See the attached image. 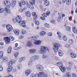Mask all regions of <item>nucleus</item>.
<instances>
[{
  "label": "nucleus",
  "instance_id": "f257e3e1",
  "mask_svg": "<svg viewBox=\"0 0 77 77\" xmlns=\"http://www.w3.org/2000/svg\"><path fill=\"white\" fill-rule=\"evenodd\" d=\"M48 50V48L45 46H41L40 48V50L38 51V53L40 54H45L47 51Z\"/></svg>",
  "mask_w": 77,
  "mask_h": 77
},
{
  "label": "nucleus",
  "instance_id": "f03ea898",
  "mask_svg": "<svg viewBox=\"0 0 77 77\" xmlns=\"http://www.w3.org/2000/svg\"><path fill=\"white\" fill-rule=\"evenodd\" d=\"M4 40H5L6 43L7 44H9L10 42V40L11 41H14V37L13 36H10L9 37H5L4 38Z\"/></svg>",
  "mask_w": 77,
  "mask_h": 77
},
{
  "label": "nucleus",
  "instance_id": "7ed1b4c3",
  "mask_svg": "<svg viewBox=\"0 0 77 77\" xmlns=\"http://www.w3.org/2000/svg\"><path fill=\"white\" fill-rule=\"evenodd\" d=\"M31 40H33L35 42H34L33 43L34 44H36V45H40L41 44L42 42L40 40H36V37L35 36H32L31 38Z\"/></svg>",
  "mask_w": 77,
  "mask_h": 77
},
{
  "label": "nucleus",
  "instance_id": "20e7f679",
  "mask_svg": "<svg viewBox=\"0 0 77 77\" xmlns=\"http://www.w3.org/2000/svg\"><path fill=\"white\" fill-rule=\"evenodd\" d=\"M7 65L8 66V68L7 69V70L8 72H10L13 69V66H12L13 62L12 61H10L9 63H8Z\"/></svg>",
  "mask_w": 77,
  "mask_h": 77
},
{
  "label": "nucleus",
  "instance_id": "39448f33",
  "mask_svg": "<svg viewBox=\"0 0 77 77\" xmlns=\"http://www.w3.org/2000/svg\"><path fill=\"white\" fill-rule=\"evenodd\" d=\"M59 47H60V45L58 43L54 44L53 46V49L55 53H57L59 50Z\"/></svg>",
  "mask_w": 77,
  "mask_h": 77
},
{
  "label": "nucleus",
  "instance_id": "423d86ee",
  "mask_svg": "<svg viewBox=\"0 0 77 77\" xmlns=\"http://www.w3.org/2000/svg\"><path fill=\"white\" fill-rule=\"evenodd\" d=\"M18 4L20 7L22 6V4L23 5H25L26 4L27 6H29V3H28V2H26L24 1H22V2H19Z\"/></svg>",
  "mask_w": 77,
  "mask_h": 77
},
{
  "label": "nucleus",
  "instance_id": "0eeeda50",
  "mask_svg": "<svg viewBox=\"0 0 77 77\" xmlns=\"http://www.w3.org/2000/svg\"><path fill=\"white\" fill-rule=\"evenodd\" d=\"M6 27L8 32H11L13 30V28H12V26L10 25H7Z\"/></svg>",
  "mask_w": 77,
  "mask_h": 77
},
{
  "label": "nucleus",
  "instance_id": "6e6552de",
  "mask_svg": "<svg viewBox=\"0 0 77 77\" xmlns=\"http://www.w3.org/2000/svg\"><path fill=\"white\" fill-rule=\"evenodd\" d=\"M39 57L38 55H35L32 57L30 58V60L31 61H35L36 59H38Z\"/></svg>",
  "mask_w": 77,
  "mask_h": 77
},
{
  "label": "nucleus",
  "instance_id": "1a4fd4ad",
  "mask_svg": "<svg viewBox=\"0 0 77 77\" xmlns=\"http://www.w3.org/2000/svg\"><path fill=\"white\" fill-rule=\"evenodd\" d=\"M36 68L38 70L42 71H44V67L40 65H36Z\"/></svg>",
  "mask_w": 77,
  "mask_h": 77
},
{
  "label": "nucleus",
  "instance_id": "9d476101",
  "mask_svg": "<svg viewBox=\"0 0 77 77\" xmlns=\"http://www.w3.org/2000/svg\"><path fill=\"white\" fill-rule=\"evenodd\" d=\"M31 72H32V70L30 69H28L25 70V74L26 76H28L30 74Z\"/></svg>",
  "mask_w": 77,
  "mask_h": 77
},
{
  "label": "nucleus",
  "instance_id": "9b49d317",
  "mask_svg": "<svg viewBox=\"0 0 77 77\" xmlns=\"http://www.w3.org/2000/svg\"><path fill=\"white\" fill-rule=\"evenodd\" d=\"M4 3L5 6H7L8 8H9L10 6H11V3L9 1H5Z\"/></svg>",
  "mask_w": 77,
  "mask_h": 77
},
{
  "label": "nucleus",
  "instance_id": "f8f14e48",
  "mask_svg": "<svg viewBox=\"0 0 77 77\" xmlns=\"http://www.w3.org/2000/svg\"><path fill=\"white\" fill-rule=\"evenodd\" d=\"M17 22L20 23L21 21V17L20 16H17L16 18Z\"/></svg>",
  "mask_w": 77,
  "mask_h": 77
},
{
  "label": "nucleus",
  "instance_id": "ddd939ff",
  "mask_svg": "<svg viewBox=\"0 0 77 77\" xmlns=\"http://www.w3.org/2000/svg\"><path fill=\"white\" fill-rule=\"evenodd\" d=\"M19 25L20 26L23 27H26V23L24 21H22L19 23Z\"/></svg>",
  "mask_w": 77,
  "mask_h": 77
},
{
  "label": "nucleus",
  "instance_id": "4468645a",
  "mask_svg": "<svg viewBox=\"0 0 77 77\" xmlns=\"http://www.w3.org/2000/svg\"><path fill=\"white\" fill-rule=\"evenodd\" d=\"M44 72H41L38 73V77H43L44 75Z\"/></svg>",
  "mask_w": 77,
  "mask_h": 77
},
{
  "label": "nucleus",
  "instance_id": "2eb2a0df",
  "mask_svg": "<svg viewBox=\"0 0 77 77\" xmlns=\"http://www.w3.org/2000/svg\"><path fill=\"white\" fill-rule=\"evenodd\" d=\"M32 15L34 17V20H36L38 18V16L36 14V13L35 12H33L32 13Z\"/></svg>",
  "mask_w": 77,
  "mask_h": 77
},
{
  "label": "nucleus",
  "instance_id": "dca6fc26",
  "mask_svg": "<svg viewBox=\"0 0 77 77\" xmlns=\"http://www.w3.org/2000/svg\"><path fill=\"white\" fill-rule=\"evenodd\" d=\"M29 5L28 6V7L30 9H33V3L32 2H31L30 3H29Z\"/></svg>",
  "mask_w": 77,
  "mask_h": 77
},
{
  "label": "nucleus",
  "instance_id": "f3484780",
  "mask_svg": "<svg viewBox=\"0 0 77 77\" xmlns=\"http://www.w3.org/2000/svg\"><path fill=\"white\" fill-rule=\"evenodd\" d=\"M32 42L31 41H29L27 42V46L28 47H31L32 46Z\"/></svg>",
  "mask_w": 77,
  "mask_h": 77
},
{
  "label": "nucleus",
  "instance_id": "a211bd4d",
  "mask_svg": "<svg viewBox=\"0 0 77 77\" xmlns=\"http://www.w3.org/2000/svg\"><path fill=\"white\" fill-rule=\"evenodd\" d=\"M30 53L31 54H34L36 53V49H30L29 50Z\"/></svg>",
  "mask_w": 77,
  "mask_h": 77
},
{
  "label": "nucleus",
  "instance_id": "6ab92c4d",
  "mask_svg": "<svg viewBox=\"0 0 77 77\" xmlns=\"http://www.w3.org/2000/svg\"><path fill=\"white\" fill-rule=\"evenodd\" d=\"M13 32L15 35H18L20 34V30L14 29V30Z\"/></svg>",
  "mask_w": 77,
  "mask_h": 77
},
{
  "label": "nucleus",
  "instance_id": "aec40b11",
  "mask_svg": "<svg viewBox=\"0 0 77 77\" xmlns=\"http://www.w3.org/2000/svg\"><path fill=\"white\" fill-rule=\"evenodd\" d=\"M46 34V32L45 31H42L40 33V36H43Z\"/></svg>",
  "mask_w": 77,
  "mask_h": 77
},
{
  "label": "nucleus",
  "instance_id": "412c9836",
  "mask_svg": "<svg viewBox=\"0 0 77 77\" xmlns=\"http://www.w3.org/2000/svg\"><path fill=\"white\" fill-rule=\"evenodd\" d=\"M60 69L62 72H65L66 71V69L65 67H60Z\"/></svg>",
  "mask_w": 77,
  "mask_h": 77
},
{
  "label": "nucleus",
  "instance_id": "4be33fe9",
  "mask_svg": "<svg viewBox=\"0 0 77 77\" xmlns=\"http://www.w3.org/2000/svg\"><path fill=\"white\" fill-rule=\"evenodd\" d=\"M26 15L27 17H30L31 14L29 11H27L26 13Z\"/></svg>",
  "mask_w": 77,
  "mask_h": 77
},
{
  "label": "nucleus",
  "instance_id": "5701e85b",
  "mask_svg": "<svg viewBox=\"0 0 77 77\" xmlns=\"http://www.w3.org/2000/svg\"><path fill=\"white\" fill-rule=\"evenodd\" d=\"M58 53L59 56L60 57L62 56H63V52L62 51L60 50V51H59L58 52Z\"/></svg>",
  "mask_w": 77,
  "mask_h": 77
},
{
  "label": "nucleus",
  "instance_id": "b1692460",
  "mask_svg": "<svg viewBox=\"0 0 77 77\" xmlns=\"http://www.w3.org/2000/svg\"><path fill=\"white\" fill-rule=\"evenodd\" d=\"M71 57L72 58H75L76 57V54H75L72 53L70 54Z\"/></svg>",
  "mask_w": 77,
  "mask_h": 77
},
{
  "label": "nucleus",
  "instance_id": "393cba45",
  "mask_svg": "<svg viewBox=\"0 0 77 77\" xmlns=\"http://www.w3.org/2000/svg\"><path fill=\"white\" fill-rule=\"evenodd\" d=\"M5 11L8 14H11V11L9 9H8L7 8H5Z\"/></svg>",
  "mask_w": 77,
  "mask_h": 77
},
{
  "label": "nucleus",
  "instance_id": "a878e982",
  "mask_svg": "<svg viewBox=\"0 0 77 77\" xmlns=\"http://www.w3.org/2000/svg\"><path fill=\"white\" fill-rule=\"evenodd\" d=\"M57 34L60 38L59 39L60 40H61V39H62V35H61V34H60V32H57Z\"/></svg>",
  "mask_w": 77,
  "mask_h": 77
},
{
  "label": "nucleus",
  "instance_id": "bb28decb",
  "mask_svg": "<svg viewBox=\"0 0 77 77\" xmlns=\"http://www.w3.org/2000/svg\"><path fill=\"white\" fill-rule=\"evenodd\" d=\"M44 4L45 6H48L50 5V2L47 0L44 2Z\"/></svg>",
  "mask_w": 77,
  "mask_h": 77
},
{
  "label": "nucleus",
  "instance_id": "cd10ccee",
  "mask_svg": "<svg viewBox=\"0 0 77 77\" xmlns=\"http://www.w3.org/2000/svg\"><path fill=\"white\" fill-rule=\"evenodd\" d=\"M71 3V0H66V3L67 5H69Z\"/></svg>",
  "mask_w": 77,
  "mask_h": 77
},
{
  "label": "nucleus",
  "instance_id": "c85d7f7f",
  "mask_svg": "<svg viewBox=\"0 0 77 77\" xmlns=\"http://www.w3.org/2000/svg\"><path fill=\"white\" fill-rule=\"evenodd\" d=\"M72 30L74 33H77V29H76V28L75 27H73Z\"/></svg>",
  "mask_w": 77,
  "mask_h": 77
},
{
  "label": "nucleus",
  "instance_id": "c756f323",
  "mask_svg": "<svg viewBox=\"0 0 77 77\" xmlns=\"http://www.w3.org/2000/svg\"><path fill=\"white\" fill-rule=\"evenodd\" d=\"M58 64V65L59 66V68H60V67H63V63L62 62H59L57 63Z\"/></svg>",
  "mask_w": 77,
  "mask_h": 77
},
{
  "label": "nucleus",
  "instance_id": "7c9ffc66",
  "mask_svg": "<svg viewBox=\"0 0 77 77\" xmlns=\"http://www.w3.org/2000/svg\"><path fill=\"white\" fill-rule=\"evenodd\" d=\"M11 50H12V48L11 47H10L7 51V52L8 54H9V53H11Z\"/></svg>",
  "mask_w": 77,
  "mask_h": 77
},
{
  "label": "nucleus",
  "instance_id": "2f4dec72",
  "mask_svg": "<svg viewBox=\"0 0 77 77\" xmlns=\"http://www.w3.org/2000/svg\"><path fill=\"white\" fill-rule=\"evenodd\" d=\"M15 1L13 0L12 2L11 6L12 7H13L15 6Z\"/></svg>",
  "mask_w": 77,
  "mask_h": 77
},
{
  "label": "nucleus",
  "instance_id": "473e14b6",
  "mask_svg": "<svg viewBox=\"0 0 77 77\" xmlns=\"http://www.w3.org/2000/svg\"><path fill=\"white\" fill-rule=\"evenodd\" d=\"M2 60L5 62H6L8 60V58L7 57H4L2 59Z\"/></svg>",
  "mask_w": 77,
  "mask_h": 77
},
{
  "label": "nucleus",
  "instance_id": "72a5a7b5",
  "mask_svg": "<svg viewBox=\"0 0 77 77\" xmlns=\"http://www.w3.org/2000/svg\"><path fill=\"white\" fill-rule=\"evenodd\" d=\"M24 60H25V58L24 57H22L19 59V62H21Z\"/></svg>",
  "mask_w": 77,
  "mask_h": 77
},
{
  "label": "nucleus",
  "instance_id": "f704fd0d",
  "mask_svg": "<svg viewBox=\"0 0 77 77\" xmlns=\"http://www.w3.org/2000/svg\"><path fill=\"white\" fill-rule=\"evenodd\" d=\"M69 42L70 45H72L74 44V41L72 39H70L69 40Z\"/></svg>",
  "mask_w": 77,
  "mask_h": 77
},
{
  "label": "nucleus",
  "instance_id": "c9c22d12",
  "mask_svg": "<svg viewBox=\"0 0 77 77\" xmlns=\"http://www.w3.org/2000/svg\"><path fill=\"white\" fill-rule=\"evenodd\" d=\"M19 54V53L18 52H15L14 53V56L15 57H18V54Z\"/></svg>",
  "mask_w": 77,
  "mask_h": 77
},
{
  "label": "nucleus",
  "instance_id": "e433bc0d",
  "mask_svg": "<svg viewBox=\"0 0 77 77\" xmlns=\"http://www.w3.org/2000/svg\"><path fill=\"white\" fill-rule=\"evenodd\" d=\"M66 30L68 31V32H70V31H71V28H70V27L69 26H66Z\"/></svg>",
  "mask_w": 77,
  "mask_h": 77
},
{
  "label": "nucleus",
  "instance_id": "4c0bfd02",
  "mask_svg": "<svg viewBox=\"0 0 77 77\" xmlns=\"http://www.w3.org/2000/svg\"><path fill=\"white\" fill-rule=\"evenodd\" d=\"M28 63L29 66H31V65H33V63H32V61H29L28 62Z\"/></svg>",
  "mask_w": 77,
  "mask_h": 77
},
{
  "label": "nucleus",
  "instance_id": "58836bf2",
  "mask_svg": "<svg viewBox=\"0 0 77 77\" xmlns=\"http://www.w3.org/2000/svg\"><path fill=\"white\" fill-rule=\"evenodd\" d=\"M5 11V9H0V13H3V12H4Z\"/></svg>",
  "mask_w": 77,
  "mask_h": 77
},
{
  "label": "nucleus",
  "instance_id": "ea45409f",
  "mask_svg": "<svg viewBox=\"0 0 77 77\" xmlns=\"http://www.w3.org/2000/svg\"><path fill=\"white\" fill-rule=\"evenodd\" d=\"M35 24L36 25V26H39V22L37 20H36L35 21Z\"/></svg>",
  "mask_w": 77,
  "mask_h": 77
},
{
  "label": "nucleus",
  "instance_id": "a19ab883",
  "mask_svg": "<svg viewBox=\"0 0 77 77\" xmlns=\"http://www.w3.org/2000/svg\"><path fill=\"white\" fill-rule=\"evenodd\" d=\"M22 68V65L21 64H19L18 66V69H21Z\"/></svg>",
  "mask_w": 77,
  "mask_h": 77
},
{
  "label": "nucleus",
  "instance_id": "79ce46f5",
  "mask_svg": "<svg viewBox=\"0 0 77 77\" xmlns=\"http://www.w3.org/2000/svg\"><path fill=\"white\" fill-rule=\"evenodd\" d=\"M44 26L45 27H47V28H49L50 27V25L48 23H45Z\"/></svg>",
  "mask_w": 77,
  "mask_h": 77
},
{
  "label": "nucleus",
  "instance_id": "37998d69",
  "mask_svg": "<svg viewBox=\"0 0 77 77\" xmlns=\"http://www.w3.org/2000/svg\"><path fill=\"white\" fill-rule=\"evenodd\" d=\"M66 76L67 77H71V75H70V73L69 72H68L66 74Z\"/></svg>",
  "mask_w": 77,
  "mask_h": 77
},
{
  "label": "nucleus",
  "instance_id": "c03bdc74",
  "mask_svg": "<svg viewBox=\"0 0 77 77\" xmlns=\"http://www.w3.org/2000/svg\"><path fill=\"white\" fill-rule=\"evenodd\" d=\"M36 74H31L30 75V77H36Z\"/></svg>",
  "mask_w": 77,
  "mask_h": 77
},
{
  "label": "nucleus",
  "instance_id": "a18cd8bd",
  "mask_svg": "<svg viewBox=\"0 0 77 77\" xmlns=\"http://www.w3.org/2000/svg\"><path fill=\"white\" fill-rule=\"evenodd\" d=\"M42 57L43 59H46V58H47V56L45 55H43L42 56Z\"/></svg>",
  "mask_w": 77,
  "mask_h": 77
},
{
  "label": "nucleus",
  "instance_id": "49530a36",
  "mask_svg": "<svg viewBox=\"0 0 77 77\" xmlns=\"http://www.w3.org/2000/svg\"><path fill=\"white\" fill-rule=\"evenodd\" d=\"M22 32L23 34H26V31L24 29L22 30Z\"/></svg>",
  "mask_w": 77,
  "mask_h": 77
},
{
  "label": "nucleus",
  "instance_id": "de8ad7c7",
  "mask_svg": "<svg viewBox=\"0 0 77 77\" xmlns=\"http://www.w3.org/2000/svg\"><path fill=\"white\" fill-rule=\"evenodd\" d=\"M63 38L64 41H67V38H66V36H64Z\"/></svg>",
  "mask_w": 77,
  "mask_h": 77
},
{
  "label": "nucleus",
  "instance_id": "09e8293b",
  "mask_svg": "<svg viewBox=\"0 0 77 77\" xmlns=\"http://www.w3.org/2000/svg\"><path fill=\"white\" fill-rule=\"evenodd\" d=\"M42 16L43 17H47L48 15L47 14H42Z\"/></svg>",
  "mask_w": 77,
  "mask_h": 77
},
{
  "label": "nucleus",
  "instance_id": "8fccbe9b",
  "mask_svg": "<svg viewBox=\"0 0 77 77\" xmlns=\"http://www.w3.org/2000/svg\"><path fill=\"white\" fill-rule=\"evenodd\" d=\"M65 46L66 48H70V45L68 44H66L65 45Z\"/></svg>",
  "mask_w": 77,
  "mask_h": 77
},
{
  "label": "nucleus",
  "instance_id": "3c124183",
  "mask_svg": "<svg viewBox=\"0 0 77 77\" xmlns=\"http://www.w3.org/2000/svg\"><path fill=\"white\" fill-rule=\"evenodd\" d=\"M52 34L51 32H49L48 34V36H52Z\"/></svg>",
  "mask_w": 77,
  "mask_h": 77
},
{
  "label": "nucleus",
  "instance_id": "603ef678",
  "mask_svg": "<svg viewBox=\"0 0 77 77\" xmlns=\"http://www.w3.org/2000/svg\"><path fill=\"white\" fill-rule=\"evenodd\" d=\"M3 68L2 66H0V71H2Z\"/></svg>",
  "mask_w": 77,
  "mask_h": 77
},
{
  "label": "nucleus",
  "instance_id": "864d4df0",
  "mask_svg": "<svg viewBox=\"0 0 77 77\" xmlns=\"http://www.w3.org/2000/svg\"><path fill=\"white\" fill-rule=\"evenodd\" d=\"M3 51H0V56H3Z\"/></svg>",
  "mask_w": 77,
  "mask_h": 77
},
{
  "label": "nucleus",
  "instance_id": "5fc2aeb1",
  "mask_svg": "<svg viewBox=\"0 0 77 77\" xmlns=\"http://www.w3.org/2000/svg\"><path fill=\"white\" fill-rule=\"evenodd\" d=\"M46 14H47L48 16V15H50V11H47V12Z\"/></svg>",
  "mask_w": 77,
  "mask_h": 77
},
{
  "label": "nucleus",
  "instance_id": "6e6d98bb",
  "mask_svg": "<svg viewBox=\"0 0 77 77\" xmlns=\"http://www.w3.org/2000/svg\"><path fill=\"white\" fill-rule=\"evenodd\" d=\"M72 52V50H71V49L68 50V53H71Z\"/></svg>",
  "mask_w": 77,
  "mask_h": 77
},
{
  "label": "nucleus",
  "instance_id": "4d7b16f0",
  "mask_svg": "<svg viewBox=\"0 0 77 77\" xmlns=\"http://www.w3.org/2000/svg\"><path fill=\"white\" fill-rule=\"evenodd\" d=\"M23 11L24 10L23 9H22L21 8H20L19 10V11L20 12H23Z\"/></svg>",
  "mask_w": 77,
  "mask_h": 77
},
{
  "label": "nucleus",
  "instance_id": "13d9d810",
  "mask_svg": "<svg viewBox=\"0 0 77 77\" xmlns=\"http://www.w3.org/2000/svg\"><path fill=\"white\" fill-rule=\"evenodd\" d=\"M43 77H48V75H47V74H45V73H44V76Z\"/></svg>",
  "mask_w": 77,
  "mask_h": 77
},
{
  "label": "nucleus",
  "instance_id": "bf43d9fd",
  "mask_svg": "<svg viewBox=\"0 0 77 77\" xmlns=\"http://www.w3.org/2000/svg\"><path fill=\"white\" fill-rule=\"evenodd\" d=\"M14 50H19V49H20V48H17V47H16V48H14Z\"/></svg>",
  "mask_w": 77,
  "mask_h": 77
},
{
  "label": "nucleus",
  "instance_id": "052dcab7",
  "mask_svg": "<svg viewBox=\"0 0 77 77\" xmlns=\"http://www.w3.org/2000/svg\"><path fill=\"white\" fill-rule=\"evenodd\" d=\"M69 63L70 65H72V64H73V63L72 62V61H70L69 62Z\"/></svg>",
  "mask_w": 77,
  "mask_h": 77
},
{
  "label": "nucleus",
  "instance_id": "680f3d73",
  "mask_svg": "<svg viewBox=\"0 0 77 77\" xmlns=\"http://www.w3.org/2000/svg\"><path fill=\"white\" fill-rule=\"evenodd\" d=\"M72 77H76V75H75V74L73 73H72Z\"/></svg>",
  "mask_w": 77,
  "mask_h": 77
},
{
  "label": "nucleus",
  "instance_id": "e2e57ef3",
  "mask_svg": "<svg viewBox=\"0 0 77 77\" xmlns=\"http://www.w3.org/2000/svg\"><path fill=\"white\" fill-rule=\"evenodd\" d=\"M31 2L33 3V4H35V0H31Z\"/></svg>",
  "mask_w": 77,
  "mask_h": 77
},
{
  "label": "nucleus",
  "instance_id": "0e129e2a",
  "mask_svg": "<svg viewBox=\"0 0 77 77\" xmlns=\"http://www.w3.org/2000/svg\"><path fill=\"white\" fill-rule=\"evenodd\" d=\"M13 22H14V23H15V22H16V21H17V20H16V19H15V18H13Z\"/></svg>",
  "mask_w": 77,
  "mask_h": 77
},
{
  "label": "nucleus",
  "instance_id": "69168bd1",
  "mask_svg": "<svg viewBox=\"0 0 77 77\" xmlns=\"http://www.w3.org/2000/svg\"><path fill=\"white\" fill-rule=\"evenodd\" d=\"M69 20L70 21H72V17H69Z\"/></svg>",
  "mask_w": 77,
  "mask_h": 77
},
{
  "label": "nucleus",
  "instance_id": "338daca9",
  "mask_svg": "<svg viewBox=\"0 0 77 77\" xmlns=\"http://www.w3.org/2000/svg\"><path fill=\"white\" fill-rule=\"evenodd\" d=\"M40 18V19H41V20H45V18H44V17H41Z\"/></svg>",
  "mask_w": 77,
  "mask_h": 77
},
{
  "label": "nucleus",
  "instance_id": "774afa93",
  "mask_svg": "<svg viewBox=\"0 0 77 77\" xmlns=\"http://www.w3.org/2000/svg\"><path fill=\"white\" fill-rule=\"evenodd\" d=\"M71 67H67V70H71Z\"/></svg>",
  "mask_w": 77,
  "mask_h": 77
}]
</instances>
